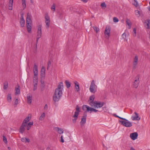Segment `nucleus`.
Returning <instances> with one entry per match:
<instances>
[{
    "label": "nucleus",
    "mask_w": 150,
    "mask_h": 150,
    "mask_svg": "<svg viewBox=\"0 0 150 150\" xmlns=\"http://www.w3.org/2000/svg\"><path fill=\"white\" fill-rule=\"evenodd\" d=\"M38 82V79L35 77L33 79V90L34 91L36 90L37 88V84Z\"/></svg>",
    "instance_id": "nucleus-9"
},
{
    "label": "nucleus",
    "mask_w": 150,
    "mask_h": 150,
    "mask_svg": "<svg viewBox=\"0 0 150 150\" xmlns=\"http://www.w3.org/2000/svg\"><path fill=\"white\" fill-rule=\"evenodd\" d=\"M76 110L74 112V114L73 116V117L74 118V119L72 120V121L73 123H75L76 122L78 115L80 112L79 107L78 105L76 106Z\"/></svg>",
    "instance_id": "nucleus-2"
},
{
    "label": "nucleus",
    "mask_w": 150,
    "mask_h": 150,
    "mask_svg": "<svg viewBox=\"0 0 150 150\" xmlns=\"http://www.w3.org/2000/svg\"><path fill=\"white\" fill-rule=\"evenodd\" d=\"M96 105H95V108H98L102 107L104 105L103 102H101L100 101H96L95 103Z\"/></svg>",
    "instance_id": "nucleus-11"
},
{
    "label": "nucleus",
    "mask_w": 150,
    "mask_h": 150,
    "mask_svg": "<svg viewBox=\"0 0 150 150\" xmlns=\"http://www.w3.org/2000/svg\"><path fill=\"white\" fill-rule=\"evenodd\" d=\"M134 1L133 3V4L136 7H137L139 5L138 2L136 0H134Z\"/></svg>",
    "instance_id": "nucleus-39"
},
{
    "label": "nucleus",
    "mask_w": 150,
    "mask_h": 150,
    "mask_svg": "<svg viewBox=\"0 0 150 150\" xmlns=\"http://www.w3.org/2000/svg\"><path fill=\"white\" fill-rule=\"evenodd\" d=\"M111 28L110 26H107L105 31V34L107 38L108 39L110 36Z\"/></svg>",
    "instance_id": "nucleus-5"
},
{
    "label": "nucleus",
    "mask_w": 150,
    "mask_h": 150,
    "mask_svg": "<svg viewBox=\"0 0 150 150\" xmlns=\"http://www.w3.org/2000/svg\"><path fill=\"white\" fill-rule=\"evenodd\" d=\"M74 83L75 85V87L76 89V91L77 92H78L79 90V83L77 81L75 82Z\"/></svg>",
    "instance_id": "nucleus-23"
},
{
    "label": "nucleus",
    "mask_w": 150,
    "mask_h": 150,
    "mask_svg": "<svg viewBox=\"0 0 150 150\" xmlns=\"http://www.w3.org/2000/svg\"><path fill=\"white\" fill-rule=\"evenodd\" d=\"M45 117V113L44 112H43L40 116L39 118V120H42Z\"/></svg>",
    "instance_id": "nucleus-35"
},
{
    "label": "nucleus",
    "mask_w": 150,
    "mask_h": 150,
    "mask_svg": "<svg viewBox=\"0 0 150 150\" xmlns=\"http://www.w3.org/2000/svg\"><path fill=\"white\" fill-rule=\"evenodd\" d=\"M33 122H29L28 124V125H26L27 129L28 130H29L30 129V127H31V126L33 125Z\"/></svg>",
    "instance_id": "nucleus-25"
},
{
    "label": "nucleus",
    "mask_w": 150,
    "mask_h": 150,
    "mask_svg": "<svg viewBox=\"0 0 150 150\" xmlns=\"http://www.w3.org/2000/svg\"><path fill=\"white\" fill-rule=\"evenodd\" d=\"M18 99H16L14 101V105H16L18 104Z\"/></svg>",
    "instance_id": "nucleus-51"
},
{
    "label": "nucleus",
    "mask_w": 150,
    "mask_h": 150,
    "mask_svg": "<svg viewBox=\"0 0 150 150\" xmlns=\"http://www.w3.org/2000/svg\"><path fill=\"white\" fill-rule=\"evenodd\" d=\"M31 24H26L27 30L29 33H30L31 32Z\"/></svg>",
    "instance_id": "nucleus-29"
},
{
    "label": "nucleus",
    "mask_w": 150,
    "mask_h": 150,
    "mask_svg": "<svg viewBox=\"0 0 150 150\" xmlns=\"http://www.w3.org/2000/svg\"><path fill=\"white\" fill-rule=\"evenodd\" d=\"M26 126V125L22 123L19 129V132L21 134H23L25 130V127Z\"/></svg>",
    "instance_id": "nucleus-15"
},
{
    "label": "nucleus",
    "mask_w": 150,
    "mask_h": 150,
    "mask_svg": "<svg viewBox=\"0 0 150 150\" xmlns=\"http://www.w3.org/2000/svg\"><path fill=\"white\" fill-rule=\"evenodd\" d=\"M97 88L95 84L94 80L92 81L89 88V90L91 93H94L96 92L95 89Z\"/></svg>",
    "instance_id": "nucleus-4"
},
{
    "label": "nucleus",
    "mask_w": 150,
    "mask_h": 150,
    "mask_svg": "<svg viewBox=\"0 0 150 150\" xmlns=\"http://www.w3.org/2000/svg\"><path fill=\"white\" fill-rule=\"evenodd\" d=\"M49 149H50V148L49 147H47L46 148V150H49Z\"/></svg>",
    "instance_id": "nucleus-61"
},
{
    "label": "nucleus",
    "mask_w": 150,
    "mask_h": 150,
    "mask_svg": "<svg viewBox=\"0 0 150 150\" xmlns=\"http://www.w3.org/2000/svg\"><path fill=\"white\" fill-rule=\"evenodd\" d=\"M4 90L6 89L8 86V83L7 81H5L4 83Z\"/></svg>",
    "instance_id": "nucleus-32"
},
{
    "label": "nucleus",
    "mask_w": 150,
    "mask_h": 150,
    "mask_svg": "<svg viewBox=\"0 0 150 150\" xmlns=\"http://www.w3.org/2000/svg\"><path fill=\"white\" fill-rule=\"evenodd\" d=\"M55 5L54 4H53V5L52 6V7L51 8V9L52 10H53L54 12L55 11Z\"/></svg>",
    "instance_id": "nucleus-46"
},
{
    "label": "nucleus",
    "mask_w": 150,
    "mask_h": 150,
    "mask_svg": "<svg viewBox=\"0 0 150 150\" xmlns=\"http://www.w3.org/2000/svg\"><path fill=\"white\" fill-rule=\"evenodd\" d=\"M23 15L24 14L23 13L21 14V17L20 20V24L22 27H23L25 24V21L24 19Z\"/></svg>",
    "instance_id": "nucleus-12"
},
{
    "label": "nucleus",
    "mask_w": 150,
    "mask_h": 150,
    "mask_svg": "<svg viewBox=\"0 0 150 150\" xmlns=\"http://www.w3.org/2000/svg\"><path fill=\"white\" fill-rule=\"evenodd\" d=\"M42 25H40L38 26V31H37V35H40L41 36L42 35V29H41Z\"/></svg>",
    "instance_id": "nucleus-17"
},
{
    "label": "nucleus",
    "mask_w": 150,
    "mask_h": 150,
    "mask_svg": "<svg viewBox=\"0 0 150 150\" xmlns=\"http://www.w3.org/2000/svg\"><path fill=\"white\" fill-rule=\"evenodd\" d=\"M137 78L135 80L133 84L134 87L135 88H137L138 87L139 83V76H137Z\"/></svg>",
    "instance_id": "nucleus-10"
},
{
    "label": "nucleus",
    "mask_w": 150,
    "mask_h": 150,
    "mask_svg": "<svg viewBox=\"0 0 150 150\" xmlns=\"http://www.w3.org/2000/svg\"><path fill=\"white\" fill-rule=\"evenodd\" d=\"M9 0V1L8 3V9L10 10H12L13 0Z\"/></svg>",
    "instance_id": "nucleus-20"
},
{
    "label": "nucleus",
    "mask_w": 150,
    "mask_h": 150,
    "mask_svg": "<svg viewBox=\"0 0 150 150\" xmlns=\"http://www.w3.org/2000/svg\"><path fill=\"white\" fill-rule=\"evenodd\" d=\"M38 66L36 64H34V67L33 68V72L34 74V76H33V79H34L35 77L36 79H38L37 75L38 74Z\"/></svg>",
    "instance_id": "nucleus-6"
},
{
    "label": "nucleus",
    "mask_w": 150,
    "mask_h": 150,
    "mask_svg": "<svg viewBox=\"0 0 150 150\" xmlns=\"http://www.w3.org/2000/svg\"><path fill=\"white\" fill-rule=\"evenodd\" d=\"M56 130L60 134H62L63 133L64 130L59 127L56 128Z\"/></svg>",
    "instance_id": "nucleus-28"
},
{
    "label": "nucleus",
    "mask_w": 150,
    "mask_h": 150,
    "mask_svg": "<svg viewBox=\"0 0 150 150\" xmlns=\"http://www.w3.org/2000/svg\"><path fill=\"white\" fill-rule=\"evenodd\" d=\"M134 114L135 115V116H132V119L133 120H139L140 119V118H139V119H138L139 117H138V114L136 112H134Z\"/></svg>",
    "instance_id": "nucleus-19"
},
{
    "label": "nucleus",
    "mask_w": 150,
    "mask_h": 150,
    "mask_svg": "<svg viewBox=\"0 0 150 150\" xmlns=\"http://www.w3.org/2000/svg\"><path fill=\"white\" fill-rule=\"evenodd\" d=\"M126 24L129 26V28H130L131 25V24L130 22V21L128 20H127L126 21Z\"/></svg>",
    "instance_id": "nucleus-40"
},
{
    "label": "nucleus",
    "mask_w": 150,
    "mask_h": 150,
    "mask_svg": "<svg viewBox=\"0 0 150 150\" xmlns=\"http://www.w3.org/2000/svg\"><path fill=\"white\" fill-rule=\"evenodd\" d=\"M89 108L90 107L86 105H83L82 107L83 110L85 111L86 110V111L88 112L89 111Z\"/></svg>",
    "instance_id": "nucleus-24"
},
{
    "label": "nucleus",
    "mask_w": 150,
    "mask_h": 150,
    "mask_svg": "<svg viewBox=\"0 0 150 150\" xmlns=\"http://www.w3.org/2000/svg\"><path fill=\"white\" fill-rule=\"evenodd\" d=\"M145 25H147L146 28L150 29V20H147L145 21Z\"/></svg>",
    "instance_id": "nucleus-18"
},
{
    "label": "nucleus",
    "mask_w": 150,
    "mask_h": 150,
    "mask_svg": "<svg viewBox=\"0 0 150 150\" xmlns=\"http://www.w3.org/2000/svg\"><path fill=\"white\" fill-rule=\"evenodd\" d=\"M98 111V110L94 109L93 108H92L90 107L89 111L88 112L91 113L93 112H96Z\"/></svg>",
    "instance_id": "nucleus-26"
},
{
    "label": "nucleus",
    "mask_w": 150,
    "mask_h": 150,
    "mask_svg": "<svg viewBox=\"0 0 150 150\" xmlns=\"http://www.w3.org/2000/svg\"><path fill=\"white\" fill-rule=\"evenodd\" d=\"M47 108V104H46L44 107V109H46V108Z\"/></svg>",
    "instance_id": "nucleus-59"
},
{
    "label": "nucleus",
    "mask_w": 150,
    "mask_h": 150,
    "mask_svg": "<svg viewBox=\"0 0 150 150\" xmlns=\"http://www.w3.org/2000/svg\"><path fill=\"white\" fill-rule=\"evenodd\" d=\"M93 28L94 30L96 31V33H97L99 31V29L98 28L95 26H93Z\"/></svg>",
    "instance_id": "nucleus-41"
},
{
    "label": "nucleus",
    "mask_w": 150,
    "mask_h": 150,
    "mask_svg": "<svg viewBox=\"0 0 150 150\" xmlns=\"http://www.w3.org/2000/svg\"><path fill=\"white\" fill-rule=\"evenodd\" d=\"M86 114L85 113L83 114V115L82 116L81 119V121L80 122V124L81 127L83 126V125L86 122Z\"/></svg>",
    "instance_id": "nucleus-8"
},
{
    "label": "nucleus",
    "mask_w": 150,
    "mask_h": 150,
    "mask_svg": "<svg viewBox=\"0 0 150 150\" xmlns=\"http://www.w3.org/2000/svg\"><path fill=\"white\" fill-rule=\"evenodd\" d=\"M130 150H135L132 147H131Z\"/></svg>",
    "instance_id": "nucleus-60"
},
{
    "label": "nucleus",
    "mask_w": 150,
    "mask_h": 150,
    "mask_svg": "<svg viewBox=\"0 0 150 150\" xmlns=\"http://www.w3.org/2000/svg\"><path fill=\"white\" fill-rule=\"evenodd\" d=\"M30 118L29 117H26L23 120L22 124L27 125V123L30 121Z\"/></svg>",
    "instance_id": "nucleus-21"
},
{
    "label": "nucleus",
    "mask_w": 150,
    "mask_h": 150,
    "mask_svg": "<svg viewBox=\"0 0 150 150\" xmlns=\"http://www.w3.org/2000/svg\"><path fill=\"white\" fill-rule=\"evenodd\" d=\"M28 103L29 104H31L32 101V97L30 96H27Z\"/></svg>",
    "instance_id": "nucleus-27"
},
{
    "label": "nucleus",
    "mask_w": 150,
    "mask_h": 150,
    "mask_svg": "<svg viewBox=\"0 0 150 150\" xmlns=\"http://www.w3.org/2000/svg\"><path fill=\"white\" fill-rule=\"evenodd\" d=\"M113 22L115 23L119 21L118 19L116 17H114L113 18Z\"/></svg>",
    "instance_id": "nucleus-47"
},
{
    "label": "nucleus",
    "mask_w": 150,
    "mask_h": 150,
    "mask_svg": "<svg viewBox=\"0 0 150 150\" xmlns=\"http://www.w3.org/2000/svg\"><path fill=\"white\" fill-rule=\"evenodd\" d=\"M138 57L136 55L134 58L133 65L134 68H135L136 66L138 64Z\"/></svg>",
    "instance_id": "nucleus-13"
},
{
    "label": "nucleus",
    "mask_w": 150,
    "mask_h": 150,
    "mask_svg": "<svg viewBox=\"0 0 150 150\" xmlns=\"http://www.w3.org/2000/svg\"><path fill=\"white\" fill-rule=\"evenodd\" d=\"M18 87H16L15 88V95L17 94H20V86L19 85H18Z\"/></svg>",
    "instance_id": "nucleus-22"
},
{
    "label": "nucleus",
    "mask_w": 150,
    "mask_h": 150,
    "mask_svg": "<svg viewBox=\"0 0 150 150\" xmlns=\"http://www.w3.org/2000/svg\"><path fill=\"white\" fill-rule=\"evenodd\" d=\"M66 86L67 88H69L71 86V83L68 80L65 81Z\"/></svg>",
    "instance_id": "nucleus-31"
},
{
    "label": "nucleus",
    "mask_w": 150,
    "mask_h": 150,
    "mask_svg": "<svg viewBox=\"0 0 150 150\" xmlns=\"http://www.w3.org/2000/svg\"><path fill=\"white\" fill-rule=\"evenodd\" d=\"M41 88L42 91H43L44 89V86L43 85L41 86Z\"/></svg>",
    "instance_id": "nucleus-55"
},
{
    "label": "nucleus",
    "mask_w": 150,
    "mask_h": 150,
    "mask_svg": "<svg viewBox=\"0 0 150 150\" xmlns=\"http://www.w3.org/2000/svg\"><path fill=\"white\" fill-rule=\"evenodd\" d=\"M81 1L84 3L87 2L88 0H81Z\"/></svg>",
    "instance_id": "nucleus-58"
},
{
    "label": "nucleus",
    "mask_w": 150,
    "mask_h": 150,
    "mask_svg": "<svg viewBox=\"0 0 150 150\" xmlns=\"http://www.w3.org/2000/svg\"><path fill=\"white\" fill-rule=\"evenodd\" d=\"M63 89V83L60 82L59 83L57 88L55 91L54 94L53 96V100L54 101H58L59 100L62 96Z\"/></svg>",
    "instance_id": "nucleus-1"
},
{
    "label": "nucleus",
    "mask_w": 150,
    "mask_h": 150,
    "mask_svg": "<svg viewBox=\"0 0 150 150\" xmlns=\"http://www.w3.org/2000/svg\"><path fill=\"white\" fill-rule=\"evenodd\" d=\"M41 36H40V35H37V40H36V48H37V43L38 42V40H39V39L40 38H41Z\"/></svg>",
    "instance_id": "nucleus-43"
},
{
    "label": "nucleus",
    "mask_w": 150,
    "mask_h": 150,
    "mask_svg": "<svg viewBox=\"0 0 150 150\" xmlns=\"http://www.w3.org/2000/svg\"><path fill=\"white\" fill-rule=\"evenodd\" d=\"M125 120H123V121L119 120V122L121 125L127 127H130L132 126V123L130 122L125 118Z\"/></svg>",
    "instance_id": "nucleus-3"
},
{
    "label": "nucleus",
    "mask_w": 150,
    "mask_h": 150,
    "mask_svg": "<svg viewBox=\"0 0 150 150\" xmlns=\"http://www.w3.org/2000/svg\"><path fill=\"white\" fill-rule=\"evenodd\" d=\"M22 5L23 8V9H24L26 7V1L25 0H22Z\"/></svg>",
    "instance_id": "nucleus-34"
},
{
    "label": "nucleus",
    "mask_w": 150,
    "mask_h": 150,
    "mask_svg": "<svg viewBox=\"0 0 150 150\" xmlns=\"http://www.w3.org/2000/svg\"><path fill=\"white\" fill-rule=\"evenodd\" d=\"M25 139H26L25 138H22L21 139V141L23 142H25Z\"/></svg>",
    "instance_id": "nucleus-54"
},
{
    "label": "nucleus",
    "mask_w": 150,
    "mask_h": 150,
    "mask_svg": "<svg viewBox=\"0 0 150 150\" xmlns=\"http://www.w3.org/2000/svg\"><path fill=\"white\" fill-rule=\"evenodd\" d=\"M30 2L32 3H33V1H32V0H30Z\"/></svg>",
    "instance_id": "nucleus-62"
},
{
    "label": "nucleus",
    "mask_w": 150,
    "mask_h": 150,
    "mask_svg": "<svg viewBox=\"0 0 150 150\" xmlns=\"http://www.w3.org/2000/svg\"><path fill=\"white\" fill-rule=\"evenodd\" d=\"M45 22L46 24V28H48L50 25V21H45Z\"/></svg>",
    "instance_id": "nucleus-37"
},
{
    "label": "nucleus",
    "mask_w": 150,
    "mask_h": 150,
    "mask_svg": "<svg viewBox=\"0 0 150 150\" xmlns=\"http://www.w3.org/2000/svg\"><path fill=\"white\" fill-rule=\"evenodd\" d=\"M31 16L29 13L27 14V18L26 19V24H31L32 23V20L31 19Z\"/></svg>",
    "instance_id": "nucleus-7"
},
{
    "label": "nucleus",
    "mask_w": 150,
    "mask_h": 150,
    "mask_svg": "<svg viewBox=\"0 0 150 150\" xmlns=\"http://www.w3.org/2000/svg\"><path fill=\"white\" fill-rule=\"evenodd\" d=\"M133 35L134 36H135L136 35V30L135 28H134L133 30Z\"/></svg>",
    "instance_id": "nucleus-45"
},
{
    "label": "nucleus",
    "mask_w": 150,
    "mask_h": 150,
    "mask_svg": "<svg viewBox=\"0 0 150 150\" xmlns=\"http://www.w3.org/2000/svg\"><path fill=\"white\" fill-rule=\"evenodd\" d=\"M59 17L60 18H62L63 16H62V13L61 12L59 13Z\"/></svg>",
    "instance_id": "nucleus-56"
},
{
    "label": "nucleus",
    "mask_w": 150,
    "mask_h": 150,
    "mask_svg": "<svg viewBox=\"0 0 150 150\" xmlns=\"http://www.w3.org/2000/svg\"><path fill=\"white\" fill-rule=\"evenodd\" d=\"M45 21H50V18L47 13L45 14Z\"/></svg>",
    "instance_id": "nucleus-38"
},
{
    "label": "nucleus",
    "mask_w": 150,
    "mask_h": 150,
    "mask_svg": "<svg viewBox=\"0 0 150 150\" xmlns=\"http://www.w3.org/2000/svg\"><path fill=\"white\" fill-rule=\"evenodd\" d=\"M3 141L5 143L7 144V141L6 138L4 135L3 136Z\"/></svg>",
    "instance_id": "nucleus-44"
},
{
    "label": "nucleus",
    "mask_w": 150,
    "mask_h": 150,
    "mask_svg": "<svg viewBox=\"0 0 150 150\" xmlns=\"http://www.w3.org/2000/svg\"><path fill=\"white\" fill-rule=\"evenodd\" d=\"M101 6L102 7H105V8H106V6L105 2L102 3L101 4Z\"/></svg>",
    "instance_id": "nucleus-50"
},
{
    "label": "nucleus",
    "mask_w": 150,
    "mask_h": 150,
    "mask_svg": "<svg viewBox=\"0 0 150 150\" xmlns=\"http://www.w3.org/2000/svg\"><path fill=\"white\" fill-rule=\"evenodd\" d=\"M96 101H90L88 102V103L89 105L91 107H93L95 108V105H96Z\"/></svg>",
    "instance_id": "nucleus-30"
},
{
    "label": "nucleus",
    "mask_w": 150,
    "mask_h": 150,
    "mask_svg": "<svg viewBox=\"0 0 150 150\" xmlns=\"http://www.w3.org/2000/svg\"><path fill=\"white\" fill-rule=\"evenodd\" d=\"M138 134L137 132H134L130 134V137L133 140H134L137 139Z\"/></svg>",
    "instance_id": "nucleus-14"
},
{
    "label": "nucleus",
    "mask_w": 150,
    "mask_h": 150,
    "mask_svg": "<svg viewBox=\"0 0 150 150\" xmlns=\"http://www.w3.org/2000/svg\"><path fill=\"white\" fill-rule=\"evenodd\" d=\"M95 96L94 95H92L89 97V99L88 100V102L93 101L94 98Z\"/></svg>",
    "instance_id": "nucleus-36"
},
{
    "label": "nucleus",
    "mask_w": 150,
    "mask_h": 150,
    "mask_svg": "<svg viewBox=\"0 0 150 150\" xmlns=\"http://www.w3.org/2000/svg\"><path fill=\"white\" fill-rule=\"evenodd\" d=\"M45 68L44 66H42L41 70V78H44L45 77Z\"/></svg>",
    "instance_id": "nucleus-16"
},
{
    "label": "nucleus",
    "mask_w": 150,
    "mask_h": 150,
    "mask_svg": "<svg viewBox=\"0 0 150 150\" xmlns=\"http://www.w3.org/2000/svg\"><path fill=\"white\" fill-rule=\"evenodd\" d=\"M135 12L136 15L139 16L140 15L139 11L138 10H135Z\"/></svg>",
    "instance_id": "nucleus-49"
},
{
    "label": "nucleus",
    "mask_w": 150,
    "mask_h": 150,
    "mask_svg": "<svg viewBox=\"0 0 150 150\" xmlns=\"http://www.w3.org/2000/svg\"><path fill=\"white\" fill-rule=\"evenodd\" d=\"M51 64V62L49 60L48 62H47V69L48 70L49 68L50 67Z\"/></svg>",
    "instance_id": "nucleus-42"
},
{
    "label": "nucleus",
    "mask_w": 150,
    "mask_h": 150,
    "mask_svg": "<svg viewBox=\"0 0 150 150\" xmlns=\"http://www.w3.org/2000/svg\"><path fill=\"white\" fill-rule=\"evenodd\" d=\"M7 101L8 102H11V94L10 93L8 94L7 96Z\"/></svg>",
    "instance_id": "nucleus-33"
},
{
    "label": "nucleus",
    "mask_w": 150,
    "mask_h": 150,
    "mask_svg": "<svg viewBox=\"0 0 150 150\" xmlns=\"http://www.w3.org/2000/svg\"><path fill=\"white\" fill-rule=\"evenodd\" d=\"M61 142L62 143L64 142V140L63 139V137L62 135L61 136Z\"/></svg>",
    "instance_id": "nucleus-53"
},
{
    "label": "nucleus",
    "mask_w": 150,
    "mask_h": 150,
    "mask_svg": "<svg viewBox=\"0 0 150 150\" xmlns=\"http://www.w3.org/2000/svg\"><path fill=\"white\" fill-rule=\"evenodd\" d=\"M113 115L115 117H118V118H120V119H122V120H125V118H122V117H119V116L117 115H116V114H114Z\"/></svg>",
    "instance_id": "nucleus-48"
},
{
    "label": "nucleus",
    "mask_w": 150,
    "mask_h": 150,
    "mask_svg": "<svg viewBox=\"0 0 150 150\" xmlns=\"http://www.w3.org/2000/svg\"><path fill=\"white\" fill-rule=\"evenodd\" d=\"M122 36L123 38L125 39L126 38V34L125 33H124L122 34Z\"/></svg>",
    "instance_id": "nucleus-52"
},
{
    "label": "nucleus",
    "mask_w": 150,
    "mask_h": 150,
    "mask_svg": "<svg viewBox=\"0 0 150 150\" xmlns=\"http://www.w3.org/2000/svg\"><path fill=\"white\" fill-rule=\"evenodd\" d=\"M30 142V140L29 139L26 138L25 142Z\"/></svg>",
    "instance_id": "nucleus-57"
},
{
    "label": "nucleus",
    "mask_w": 150,
    "mask_h": 150,
    "mask_svg": "<svg viewBox=\"0 0 150 150\" xmlns=\"http://www.w3.org/2000/svg\"><path fill=\"white\" fill-rule=\"evenodd\" d=\"M8 149H9V150H10V147H8Z\"/></svg>",
    "instance_id": "nucleus-63"
}]
</instances>
